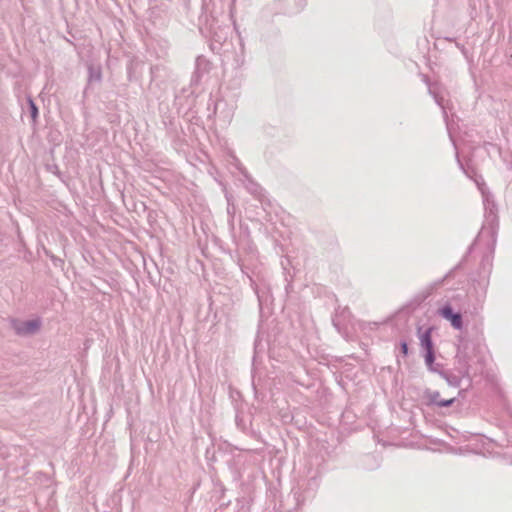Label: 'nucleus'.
<instances>
[{"label": "nucleus", "mask_w": 512, "mask_h": 512, "mask_svg": "<svg viewBox=\"0 0 512 512\" xmlns=\"http://www.w3.org/2000/svg\"><path fill=\"white\" fill-rule=\"evenodd\" d=\"M439 314L442 317H444L445 319H447L448 321H450L451 325L455 329H458V330L462 329V326H463L462 317L458 313H453L451 306L446 305V306L442 307L441 309H439Z\"/></svg>", "instance_id": "1"}, {"label": "nucleus", "mask_w": 512, "mask_h": 512, "mask_svg": "<svg viewBox=\"0 0 512 512\" xmlns=\"http://www.w3.org/2000/svg\"><path fill=\"white\" fill-rule=\"evenodd\" d=\"M40 327V322L38 320H30L26 322H16L14 323V328L17 333L20 334H31L37 332Z\"/></svg>", "instance_id": "2"}, {"label": "nucleus", "mask_w": 512, "mask_h": 512, "mask_svg": "<svg viewBox=\"0 0 512 512\" xmlns=\"http://www.w3.org/2000/svg\"><path fill=\"white\" fill-rule=\"evenodd\" d=\"M431 401L436 403L440 407H448V405H451L455 401V398H450L448 400H443V399H441L439 393H434V394L431 395Z\"/></svg>", "instance_id": "3"}, {"label": "nucleus", "mask_w": 512, "mask_h": 512, "mask_svg": "<svg viewBox=\"0 0 512 512\" xmlns=\"http://www.w3.org/2000/svg\"><path fill=\"white\" fill-rule=\"evenodd\" d=\"M421 341H422V345L425 346V348L427 350L432 348L431 329L425 332V334L423 335Z\"/></svg>", "instance_id": "4"}, {"label": "nucleus", "mask_w": 512, "mask_h": 512, "mask_svg": "<svg viewBox=\"0 0 512 512\" xmlns=\"http://www.w3.org/2000/svg\"><path fill=\"white\" fill-rule=\"evenodd\" d=\"M433 359H434V355H433V351H432V348L431 349H428L427 350V356H426V361L431 364L433 362Z\"/></svg>", "instance_id": "5"}, {"label": "nucleus", "mask_w": 512, "mask_h": 512, "mask_svg": "<svg viewBox=\"0 0 512 512\" xmlns=\"http://www.w3.org/2000/svg\"><path fill=\"white\" fill-rule=\"evenodd\" d=\"M401 349H402V352H403L404 355H406L408 353V346H407L406 343H403L401 345Z\"/></svg>", "instance_id": "6"}, {"label": "nucleus", "mask_w": 512, "mask_h": 512, "mask_svg": "<svg viewBox=\"0 0 512 512\" xmlns=\"http://www.w3.org/2000/svg\"><path fill=\"white\" fill-rule=\"evenodd\" d=\"M31 107H32V114H33V116H36L37 115V108L35 107V105L33 103H31Z\"/></svg>", "instance_id": "7"}]
</instances>
